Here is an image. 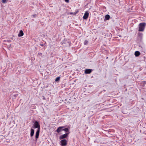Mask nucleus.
<instances>
[{
  "instance_id": "obj_1",
  "label": "nucleus",
  "mask_w": 146,
  "mask_h": 146,
  "mask_svg": "<svg viewBox=\"0 0 146 146\" xmlns=\"http://www.w3.org/2000/svg\"><path fill=\"white\" fill-rule=\"evenodd\" d=\"M40 125L37 121H35L34 123L33 126L32 127V128H37V130L36 133L35 138L36 141H37V139L38 138L40 129Z\"/></svg>"
},
{
  "instance_id": "obj_2",
  "label": "nucleus",
  "mask_w": 146,
  "mask_h": 146,
  "mask_svg": "<svg viewBox=\"0 0 146 146\" xmlns=\"http://www.w3.org/2000/svg\"><path fill=\"white\" fill-rule=\"evenodd\" d=\"M146 24L145 23H140L139 25V31H143L144 29Z\"/></svg>"
},
{
  "instance_id": "obj_3",
  "label": "nucleus",
  "mask_w": 146,
  "mask_h": 146,
  "mask_svg": "<svg viewBox=\"0 0 146 146\" xmlns=\"http://www.w3.org/2000/svg\"><path fill=\"white\" fill-rule=\"evenodd\" d=\"M60 145L62 146H66L67 144V141L65 139H63L60 141Z\"/></svg>"
},
{
  "instance_id": "obj_4",
  "label": "nucleus",
  "mask_w": 146,
  "mask_h": 146,
  "mask_svg": "<svg viewBox=\"0 0 146 146\" xmlns=\"http://www.w3.org/2000/svg\"><path fill=\"white\" fill-rule=\"evenodd\" d=\"M69 134V133H65L63 135H61L60 137V139H64L66 138L68 136V135Z\"/></svg>"
},
{
  "instance_id": "obj_5",
  "label": "nucleus",
  "mask_w": 146,
  "mask_h": 146,
  "mask_svg": "<svg viewBox=\"0 0 146 146\" xmlns=\"http://www.w3.org/2000/svg\"><path fill=\"white\" fill-rule=\"evenodd\" d=\"M88 15L89 13L88 11H86L85 13L84 14L83 16V18L84 19H87L88 18Z\"/></svg>"
},
{
  "instance_id": "obj_6",
  "label": "nucleus",
  "mask_w": 146,
  "mask_h": 146,
  "mask_svg": "<svg viewBox=\"0 0 146 146\" xmlns=\"http://www.w3.org/2000/svg\"><path fill=\"white\" fill-rule=\"evenodd\" d=\"M64 127H58V129L56 130V131L57 132L59 133L61 131L63 130Z\"/></svg>"
},
{
  "instance_id": "obj_7",
  "label": "nucleus",
  "mask_w": 146,
  "mask_h": 146,
  "mask_svg": "<svg viewBox=\"0 0 146 146\" xmlns=\"http://www.w3.org/2000/svg\"><path fill=\"white\" fill-rule=\"evenodd\" d=\"M91 69H86L85 70V73L86 74H89L92 71Z\"/></svg>"
},
{
  "instance_id": "obj_8",
  "label": "nucleus",
  "mask_w": 146,
  "mask_h": 146,
  "mask_svg": "<svg viewBox=\"0 0 146 146\" xmlns=\"http://www.w3.org/2000/svg\"><path fill=\"white\" fill-rule=\"evenodd\" d=\"M34 133V130L32 128L31 129L30 135L31 137L33 136Z\"/></svg>"
},
{
  "instance_id": "obj_9",
  "label": "nucleus",
  "mask_w": 146,
  "mask_h": 146,
  "mask_svg": "<svg viewBox=\"0 0 146 146\" xmlns=\"http://www.w3.org/2000/svg\"><path fill=\"white\" fill-rule=\"evenodd\" d=\"M24 33L23 31L22 30H21L20 31L18 35L19 36H22L23 35Z\"/></svg>"
},
{
  "instance_id": "obj_10",
  "label": "nucleus",
  "mask_w": 146,
  "mask_h": 146,
  "mask_svg": "<svg viewBox=\"0 0 146 146\" xmlns=\"http://www.w3.org/2000/svg\"><path fill=\"white\" fill-rule=\"evenodd\" d=\"M140 54V53L138 51H136L135 52V55L136 56H138Z\"/></svg>"
},
{
  "instance_id": "obj_11",
  "label": "nucleus",
  "mask_w": 146,
  "mask_h": 146,
  "mask_svg": "<svg viewBox=\"0 0 146 146\" xmlns=\"http://www.w3.org/2000/svg\"><path fill=\"white\" fill-rule=\"evenodd\" d=\"M110 18V16L109 15H106L105 17V19L108 20Z\"/></svg>"
},
{
  "instance_id": "obj_12",
  "label": "nucleus",
  "mask_w": 146,
  "mask_h": 146,
  "mask_svg": "<svg viewBox=\"0 0 146 146\" xmlns=\"http://www.w3.org/2000/svg\"><path fill=\"white\" fill-rule=\"evenodd\" d=\"M60 78V77H57L55 80V81L56 82H57V81L59 80Z\"/></svg>"
},
{
  "instance_id": "obj_13",
  "label": "nucleus",
  "mask_w": 146,
  "mask_h": 146,
  "mask_svg": "<svg viewBox=\"0 0 146 146\" xmlns=\"http://www.w3.org/2000/svg\"><path fill=\"white\" fill-rule=\"evenodd\" d=\"M63 130L65 131L66 132H67L68 131V129L67 128H66L63 129Z\"/></svg>"
},
{
  "instance_id": "obj_14",
  "label": "nucleus",
  "mask_w": 146,
  "mask_h": 146,
  "mask_svg": "<svg viewBox=\"0 0 146 146\" xmlns=\"http://www.w3.org/2000/svg\"><path fill=\"white\" fill-rule=\"evenodd\" d=\"M88 42L87 40H86L84 42V44L85 45H86L88 44Z\"/></svg>"
},
{
  "instance_id": "obj_15",
  "label": "nucleus",
  "mask_w": 146,
  "mask_h": 146,
  "mask_svg": "<svg viewBox=\"0 0 146 146\" xmlns=\"http://www.w3.org/2000/svg\"><path fill=\"white\" fill-rule=\"evenodd\" d=\"M42 55V53H40V52H39L38 53V55H37V56H41Z\"/></svg>"
},
{
  "instance_id": "obj_16",
  "label": "nucleus",
  "mask_w": 146,
  "mask_h": 146,
  "mask_svg": "<svg viewBox=\"0 0 146 146\" xmlns=\"http://www.w3.org/2000/svg\"><path fill=\"white\" fill-rule=\"evenodd\" d=\"M32 16L33 17V18H35L36 17L37 15L36 14H35L32 15Z\"/></svg>"
},
{
  "instance_id": "obj_17",
  "label": "nucleus",
  "mask_w": 146,
  "mask_h": 146,
  "mask_svg": "<svg viewBox=\"0 0 146 146\" xmlns=\"http://www.w3.org/2000/svg\"><path fill=\"white\" fill-rule=\"evenodd\" d=\"M17 94H15V95L13 96H14V97H17Z\"/></svg>"
},
{
  "instance_id": "obj_18",
  "label": "nucleus",
  "mask_w": 146,
  "mask_h": 146,
  "mask_svg": "<svg viewBox=\"0 0 146 146\" xmlns=\"http://www.w3.org/2000/svg\"><path fill=\"white\" fill-rule=\"evenodd\" d=\"M65 1L67 3H68L69 1V0H65Z\"/></svg>"
},
{
  "instance_id": "obj_19",
  "label": "nucleus",
  "mask_w": 146,
  "mask_h": 146,
  "mask_svg": "<svg viewBox=\"0 0 146 146\" xmlns=\"http://www.w3.org/2000/svg\"><path fill=\"white\" fill-rule=\"evenodd\" d=\"M78 13V11L77 12H74V15H76V14L77 13Z\"/></svg>"
},
{
  "instance_id": "obj_20",
  "label": "nucleus",
  "mask_w": 146,
  "mask_h": 146,
  "mask_svg": "<svg viewBox=\"0 0 146 146\" xmlns=\"http://www.w3.org/2000/svg\"><path fill=\"white\" fill-rule=\"evenodd\" d=\"M70 14H71V15H74V13H70Z\"/></svg>"
},
{
  "instance_id": "obj_21",
  "label": "nucleus",
  "mask_w": 146,
  "mask_h": 146,
  "mask_svg": "<svg viewBox=\"0 0 146 146\" xmlns=\"http://www.w3.org/2000/svg\"><path fill=\"white\" fill-rule=\"evenodd\" d=\"M41 45L42 46H43V44H42V45Z\"/></svg>"
},
{
  "instance_id": "obj_22",
  "label": "nucleus",
  "mask_w": 146,
  "mask_h": 146,
  "mask_svg": "<svg viewBox=\"0 0 146 146\" xmlns=\"http://www.w3.org/2000/svg\"><path fill=\"white\" fill-rule=\"evenodd\" d=\"M10 64L11 65V64Z\"/></svg>"
}]
</instances>
